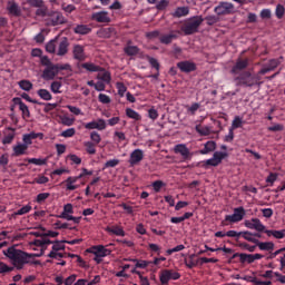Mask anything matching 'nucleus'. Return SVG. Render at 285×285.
I'll return each instance as SVG.
<instances>
[{"label":"nucleus","instance_id":"obj_41","mask_svg":"<svg viewBox=\"0 0 285 285\" xmlns=\"http://www.w3.org/2000/svg\"><path fill=\"white\" fill-rule=\"evenodd\" d=\"M195 130H196V132H198V135L200 137H208V136H210V128H208V127H203L202 128L200 126H196Z\"/></svg>","mask_w":285,"mask_h":285},{"label":"nucleus","instance_id":"obj_40","mask_svg":"<svg viewBox=\"0 0 285 285\" xmlns=\"http://www.w3.org/2000/svg\"><path fill=\"white\" fill-rule=\"evenodd\" d=\"M226 237L228 238H237V237H242L245 236V234H252L250 232H235V230H228L225 233Z\"/></svg>","mask_w":285,"mask_h":285},{"label":"nucleus","instance_id":"obj_8","mask_svg":"<svg viewBox=\"0 0 285 285\" xmlns=\"http://www.w3.org/2000/svg\"><path fill=\"white\" fill-rule=\"evenodd\" d=\"M65 23H67V19L58 11L51 12L49 19H47V26L49 27H58Z\"/></svg>","mask_w":285,"mask_h":285},{"label":"nucleus","instance_id":"obj_33","mask_svg":"<svg viewBox=\"0 0 285 285\" xmlns=\"http://www.w3.org/2000/svg\"><path fill=\"white\" fill-rule=\"evenodd\" d=\"M37 96L41 98L43 101H51L53 99V96H51V92L46 89H39L37 90Z\"/></svg>","mask_w":285,"mask_h":285},{"label":"nucleus","instance_id":"obj_47","mask_svg":"<svg viewBox=\"0 0 285 285\" xmlns=\"http://www.w3.org/2000/svg\"><path fill=\"white\" fill-rule=\"evenodd\" d=\"M60 88H62V82L60 81H53L51 82V92H53V95H60Z\"/></svg>","mask_w":285,"mask_h":285},{"label":"nucleus","instance_id":"obj_19","mask_svg":"<svg viewBox=\"0 0 285 285\" xmlns=\"http://www.w3.org/2000/svg\"><path fill=\"white\" fill-rule=\"evenodd\" d=\"M178 33H180V32L176 31V32H170L168 35H161L159 37V43H161L164 46L170 45L174 40L178 39Z\"/></svg>","mask_w":285,"mask_h":285},{"label":"nucleus","instance_id":"obj_5","mask_svg":"<svg viewBox=\"0 0 285 285\" xmlns=\"http://www.w3.org/2000/svg\"><path fill=\"white\" fill-rule=\"evenodd\" d=\"M245 218V208L244 207H236L233 209L232 215H226L224 217V222H228L230 224L240 223Z\"/></svg>","mask_w":285,"mask_h":285},{"label":"nucleus","instance_id":"obj_27","mask_svg":"<svg viewBox=\"0 0 285 285\" xmlns=\"http://www.w3.org/2000/svg\"><path fill=\"white\" fill-rule=\"evenodd\" d=\"M81 68L86 69V71L88 72H106V70H104V68L91 63V62H86L81 65Z\"/></svg>","mask_w":285,"mask_h":285},{"label":"nucleus","instance_id":"obj_30","mask_svg":"<svg viewBox=\"0 0 285 285\" xmlns=\"http://www.w3.org/2000/svg\"><path fill=\"white\" fill-rule=\"evenodd\" d=\"M257 233H264L267 235V237H274L275 239H284L285 234L283 232H277L273 229H264L263 232H257Z\"/></svg>","mask_w":285,"mask_h":285},{"label":"nucleus","instance_id":"obj_15","mask_svg":"<svg viewBox=\"0 0 285 285\" xmlns=\"http://www.w3.org/2000/svg\"><path fill=\"white\" fill-rule=\"evenodd\" d=\"M245 227L247 229L256 230V232H264L265 226L258 218H252V220H245Z\"/></svg>","mask_w":285,"mask_h":285},{"label":"nucleus","instance_id":"obj_34","mask_svg":"<svg viewBox=\"0 0 285 285\" xmlns=\"http://www.w3.org/2000/svg\"><path fill=\"white\" fill-rule=\"evenodd\" d=\"M238 128H243V118H240V116H236V118H233V121L230 122V128H228V130H236Z\"/></svg>","mask_w":285,"mask_h":285},{"label":"nucleus","instance_id":"obj_43","mask_svg":"<svg viewBox=\"0 0 285 285\" xmlns=\"http://www.w3.org/2000/svg\"><path fill=\"white\" fill-rule=\"evenodd\" d=\"M125 55H127L129 57H134V56L138 55V47H136V46L125 47Z\"/></svg>","mask_w":285,"mask_h":285},{"label":"nucleus","instance_id":"obj_52","mask_svg":"<svg viewBox=\"0 0 285 285\" xmlns=\"http://www.w3.org/2000/svg\"><path fill=\"white\" fill-rule=\"evenodd\" d=\"M28 164L35 165V166H45L46 159H39V158H28Z\"/></svg>","mask_w":285,"mask_h":285},{"label":"nucleus","instance_id":"obj_12","mask_svg":"<svg viewBox=\"0 0 285 285\" xmlns=\"http://www.w3.org/2000/svg\"><path fill=\"white\" fill-rule=\"evenodd\" d=\"M11 102L13 104V106H19V110H21L23 119L30 118V110L28 109V105H26L23 100H21V98L16 97L11 99Z\"/></svg>","mask_w":285,"mask_h":285},{"label":"nucleus","instance_id":"obj_49","mask_svg":"<svg viewBox=\"0 0 285 285\" xmlns=\"http://www.w3.org/2000/svg\"><path fill=\"white\" fill-rule=\"evenodd\" d=\"M90 142L99 145L101 142V136L97 131L90 132Z\"/></svg>","mask_w":285,"mask_h":285},{"label":"nucleus","instance_id":"obj_11","mask_svg":"<svg viewBox=\"0 0 285 285\" xmlns=\"http://www.w3.org/2000/svg\"><path fill=\"white\" fill-rule=\"evenodd\" d=\"M174 154L180 155L185 161L191 160V151H189V148H187L185 144L176 145V147H174Z\"/></svg>","mask_w":285,"mask_h":285},{"label":"nucleus","instance_id":"obj_3","mask_svg":"<svg viewBox=\"0 0 285 285\" xmlns=\"http://www.w3.org/2000/svg\"><path fill=\"white\" fill-rule=\"evenodd\" d=\"M233 76V81H235L238 87L253 88L258 85V79L249 71H243L242 73Z\"/></svg>","mask_w":285,"mask_h":285},{"label":"nucleus","instance_id":"obj_1","mask_svg":"<svg viewBox=\"0 0 285 285\" xmlns=\"http://www.w3.org/2000/svg\"><path fill=\"white\" fill-rule=\"evenodd\" d=\"M4 257L9 259L12 267L7 266V264L0 262V273L9 274L16 271H23L27 265H39V261H32L33 258L41 257V254H28V252L17 249V247H9L2 252Z\"/></svg>","mask_w":285,"mask_h":285},{"label":"nucleus","instance_id":"obj_24","mask_svg":"<svg viewBox=\"0 0 285 285\" xmlns=\"http://www.w3.org/2000/svg\"><path fill=\"white\" fill-rule=\"evenodd\" d=\"M216 148H217V144L215 141L210 140V141L205 142V145H203V149H200L198 151V154L208 155L210 153H214Z\"/></svg>","mask_w":285,"mask_h":285},{"label":"nucleus","instance_id":"obj_31","mask_svg":"<svg viewBox=\"0 0 285 285\" xmlns=\"http://www.w3.org/2000/svg\"><path fill=\"white\" fill-rule=\"evenodd\" d=\"M171 16H174V18H176V19H180V18H184V17H187V16H189V8H187V7H178L176 9V11H174V13H171Z\"/></svg>","mask_w":285,"mask_h":285},{"label":"nucleus","instance_id":"obj_38","mask_svg":"<svg viewBox=\"0 0 285 285\" xmlns=\"http://www.w3.org/2000/svg\"><path fill=\"white\" fill-rule=\"evenodd\" d=\"M125 114L127 118L132 119L134 121H140V115H138V112H136L134 109L127 108Z\"/></svg>","mask_w":285,"mask_h":285},{"label":"nucleus","instance_id":"obj_17","mask_svg":"<svg viewBox=\"0 0 285 285\" xmlns=\"http://www.w3.org/2000/svg\"><path fill=\"white\" fill-rule=\"evenodd\" d=\"M60 71L61 70L56 68H45L43 71L41 72V79L46 81H52L53 79H56V77L58 76V72Z\"/></svg>","mask_w":285,"mask_h":285},{"label":"nucleus","instance_id":"obj_22","mask_svg":"<svg viewBox=\"0 0 285 285\" xmlns=\"http://www.w3.org/2000/svg\"><path fill=\"white\" fill-rule=\"evenodd\" d=\"M252 244H254L258 250L263 252H273V249H275L273 242H253Z\"/></svg>","mask_w":285,"mask_h":285},{"label":"nucleus","instance_id":"obj_4","mask_svg":"<svg viewBox=\"0 0 285 285\" xmlns=\"http://www.w3.org/2000/svg\"><path fill=\"white\" fill-rule=\"evenodd\" d=\"M214 11L218 17L230 16L235 13V7L230 2L222 1L215 7Z\"/></svg>","mask_w":285,"mask_h":285},{"label":"nucleus","instance_id":"obj_61","mask_svg":"<svg viewBox=\"0 0 285 285\" xmlns=\"http://www.w3.org/2000/svg\"><path fill=\"white\" fill-rule=\"evenodd\" d=\"M51 249H52L51 252L65 250V244H62V242H60V240H56V244H53Z\"/></svg>","mask_w":285,"mask_h":285},{"label":"nucleus","instance_id":"obj_48","mask_svg":"<svg viewBox=\"0 0 285 285\" xmlns=\"http://www.w3.org/2000/svg\"><path fill=\"white\" fill-rule=\"evenodd\" d=\"M30 210H32V207L27 205V206L21 207V209L13 212V215H16V216L27 215L28 213H30Z\"/></svg>","mask_w":285,"mask_h":285},{"label":"nucleus","instance_id":"obj_50","mask_svg":"<svg viewBox=\"0 0 285 285\" xmlns=\"http://www.w3.org/2000/svg\"><path fill=\"white\" fill-rule=\"evenodd\" d=\"M131 262L136 263L135 264V268H140V269L147 268L148 265L150 264L147 261H138V259H131Z\"/></svg>","mask_w":285,"mask_h":285},{"label":"nucleus","instance_id":"obj_28","mask_svg":"<svg viewBox=\"0 0 285 285\" xmlns=\"http://www.w3.org/2000/svg\"><path fill=\"white\" fill-rule=\"evenodd\" d=\"M69 47V42L67 40V38H62V40H60V42H58V52L57 56H65L67 55V48Z\"/></svg>","mask_w":285,"mask_h":285},{"label":"nucleus","instance_id":"obj_35","mask_svg":"<svg viewBox=\"0 0 285 285\" xmlns=\"http://www.w3.org/2000/svg\"><path fill=\"white\" fill-rule=\"evenodd\" d=\"M283 59H284L283 57H279L277 59H271L269 61H267V65H265L264 68L276 69L282 63Z\"/></svg>","mask_w":285,"mask_h":285},{"label":"nucleus","instance_id":"obj_53","mask_svg":"<svg viewBox=\"0 0 285 285\" xmlns=\"http://www.w3.org/2000/svg\"><path fill=\"white\" fill-rule=\"evenodd\" d=\"M60 122L62 124V126H73V118L68 117V116H62V118H60Z\"/></svg>","mask_w":285,"mask_h":285},{"label":"nucleus","instance_id":"obj_20","mask_svg":"<svg viewBox=\"0 0 285 285\" xmlns=\"http://www.w3.org/2000/svg\"><path fill=\"white\" fill-rule=\"evenodd\" d=\"M91 19H92V21H97L98 23L110 22V18L108 17V12H106V11H99V12L92 13Z\"/></svg>","mask_w":285,"mask_h":285},{"label":"nucleus","instance_id":"obj_32","mask_svg":"<svg viewBox=\"0 0 285 285\" xmlns=\"http://www.w3.org/2000/svg\"><path fill=\"white\" fill-rule=\"evenodd\" d=\"M32 7L38 8L37 11H35V16L40 18L50 16V13H48V8L43 3H41L40 6H32Z\"/></svg>","mask_w":285,"mask_h":285},{"label":"nucleus","instance_id":"obj_63","mask_svg":"<svg viewBox=\"0 0 285 285\" xmlns=\"http://www.w3.org/2000/svg\"><path fill=\"white\" fill-rule=\"evenodd\" d=\"M98 100H99V102L102 104V105H108V104H110V98H109L108 96H106L105 94H99Z\"/></svg>","mask_w":285,"mask_h":285},{"label":"nucleus","instance_id":"obj_18","mask_svg":"<svg viewBox=\"0 0 285 285\" xmlns=\"http://www.w3.org/2000/svg\"><path fill=\"white\" fill-rule=\"evenodd\" d=\"M7 12H9V16L19 18L21 17V8L17 2L9 1L7 2Z\"/></svg>","mask_w":285,"mask_h":285},{"label":"nucleus","instance_id":"obj_46","mask_svg":"<svg viewBox=\"0 0 285 285\" xmlns=\"http://www.w3.org/2000/svg\"><path fill=\"white\" fill-rule=\"evenodd\" d=\"M97 144L90 142V141H86L83 144V146L86 147V153H88V155H95L97 153V150L95 149V146Z\"/></svg>","mask_w":285,"mask_h":285},{"label":"nucleus","instance_id":"obj_37","mask_svg":"<svg viewBox=\"0 0 285 285\" xmlns=\"http://www.w3.org/2000/svg\"><path fill=\"white\" fill-rule=\"evenodd\" d=\"M36 105L43 106V112H51L58 108V104H51V102H38Z\"/></svg>","mask_w":285,"mask_h":285},{"label":"nucleus","instance_id":"obj_55","mask_svg":"<svg viewBox=\"0 0 285 285\" xmlns=\"http://www.w3.org/2000/svg\"><path fill=\"white\" fill-rule=\"evenodd\" d=\"M58 43V40H51L49 43H47V52L49 53H56V46Z\"/></svg>","mask_w":285,"mask_h":285},{"label":"nucleus","instance_id":"obj_10","mask_svg":"<svg viewBox=\"0 0 285 285\" xmlns=\"http://www.w3.org/2000/svg\"><path fill=\"white\" fill-rule=\"evenodd\" d=\"M88 253L95 255L97 258H104L110 255V249L106 248L104 245H97L88 248Z\"/></svg>","mask_w":285,"mask_h":285},{"label":"nucleus","instance_id":"obj_45","mask_svg":"<svg viewBox=\"0 0 285 285\" xmlns=\"http://www.w3.org/2000/svg\"><path fill=\"white\" fill-rule=\"evenodd\" d=\"M203 21H205V24L215 26L219 21V18L217 16H208L203 18Z\"/></svg>","mask_w":285,"mask_h":285},{"label":"nucleus","instance_id":"obj_56","mask_svg":"<svg viewBox=\"0 0 285 285\" xmlns=\"http://www.w3.org/2000/svg\"><path fill=\"white\" fill-rule=\"evenodd\" d=\"M116 89H118V96L125 97V92H127V87H125V83L122 82L116 83Z\"/></svg>","mask_w":285,"mask_h":285},{"label":"nucleus","instance_id":"obj_51","mask_svg":"<svg viewBox=\"0 0 285 285\" xmlns=\"http://www.w3.org/2000/svg\"><path fill=\"white\" fill-rule=\"evenodd\" d=\"M284 13H285L284 6L283 4H277V7L275 8V17L277 19H283Z\"/></svg>","mask_w":285,"mask_h":285},{"label":"nucleus","instance_id":"obj_21","mask_svg":"<svg viewBox=\"0 0 285 285\" xmlns=\"http://www.w3.org/2000/svg\"><path fill=\"white\" fill-rule=\"evenodd\" d=\"M73 60L76 61H86V53L83 52V47L80 45L73 46Z\"/></svg>","mask_w":285,"mask_h":285},{"label":"nucleus","instance_id":"obj_42","mask_svg":"<svg viewBox=\"0 0 285 285\" xmlns=\"http://www.w3.org/2000/svg\"><path fill=\"white\" fill-rule=\"evenodd\" d=\"M19 88L26 92H29L32 90V82H30V80H21L19 81Z\"/></svg>","mask_w":285,"mask_h":285},{"label":"nucleus","instance_id":"obj_9","mask_svg":"<svg viewBox=\"0 0 285 285\" xmlns=\"http://www.w3.org/2000/svg\"><path fill=\"white\" fill-rule=\"evenodd\" d=\"M226 157H228V154L222 153V151H215L213 154V158L205 160V167H217L219 164H222V160H224Z\"/></svg>","mask_w":285,"mask_h":285},{"label":"nucleus","instance_id":"obj_60","mask_svg":"<svg viewBox=\"0 0 285 285\" xmlns=\"http://www.w3.org/2000/svg\"><path fill=\"white\" fill-rule=\"evenodd\" d=\"M75 134H76V130L73 128H69V129L62 131V134H60V137L71 138V137H73Z\"/></svg>","mask_w":285,"mask_h":285},{"label":"nucleus","instance_id":"obj_16","mask_svg":"<svg viewBox=\"0 0 285 285\" xmlns=\"http://www.w3.org/2000/svg\"><path fill=\"white\" fill-rule=\"evenodd\" d=\"M177 67L183 73H190L196 71V63L188 60L178 62Z\"/></svg>","mask_w":285,"mask_h":285},{"label":"nucleus","instance_id":"obj_54","mask_svg":"<svg viewBox=\"0 0 285 285\" xmlns=\"http://www.w3.org/2000/svg\"><path fill=\"white\" fill-rule=\"evenodd\" d=\"M184 249H185V245H178L174 248L166 249V256H170V255H173V253L183 252Z\"/></svg>","mask_w":285,"mask_h":285},{"label":"nucleus","instance_id":"obj_25","mask_svg":"<svg viewBox=\"0 0 285 285\" xmlns=\"http://www.w3.org/2000/svg\"><path fill=\"white\" fill-rule=\"evenodd\" d=\"M105 232L110 235L125 237V230L120 226H106Z\"/></svg>","mask_w":285,"mask_h":285},{"label":"nucleus","instance_id":"obj_36","mask_svg":"<svg viewBox=\"0 0 285 285\" xmlns=\"http://www.w3.org/2000/svg\"><path fill=\"white\" fill-rule=\"evenodd\" d=\"M237 257H244V258H253V259H263V255L262 254H233V259L237 258Z\"/></svg>","mask_w":285,"mask_h":285},{"label":"nucleus","instance_id":"obj_23","mask_svg":"<svg viewBox=\"0 0 285 285\" xmlns=\"http://www.w3.org/2000/svg\"><path fill=\"white\" fill-rule=\"evenodd\" d=\"M11 149L13 151L11 153V157H21V156H24L26 153L28 151V145L18 144L13 146Z\"/></svg>","mask_w":285,"mask_h":285},{"label":"nucleus","instance_id":"obj_2","mask_svg":"<svg viewBox=\"0 0 285 285\" xmlns=\"http://www.w3.org/2000/svg\"><path fill=\"white\" fill-rule=\"evenodd\" d=\"M203 23V17L194 16L183 22L180 27V32L186 37L193 36L198 32V28Z\"/></svg>","mask_w":285,"mask_h":285},{"label":"nucleus","instance_id":"obj_57","mask_svg":"<svg viewBox=\"0 0 285 285\" xmlns=\"http://www.w3.org/2000/svg\"><path fill=\"white\" fill-rule=\"evenodd\" d=\"M50 196H51V194H48V193L37 194L36 202H37V204H41V203L46 202V199H48V197H50Z\"/></svg>","mask_w":285,"mask_h":285},{"label":"nucleus","instance_id":"obj_59","mask_svg":"<svg viewBox=\"0 0 285 285\" xmlns=\"http://www.w3.org/2000/svg\"><path fill=\"white\" fill-rule=\"evenodd\" d=\"M47 68L49 69H56V70H69L70 66L65 63V65H51V66H47Z\"/></svg>","mask_w":285,"mask_h":285},{"label":"nucleus","instance_id":"obj_26","mask_svg":"<svg viewBox=\"0 0 285 285\" xmlns=\"http://www.w3.org/2000/svg\"><path fill=\"white\" fill-rule=\"evenodd\" d=\"M92 31V29L90 27H88V24H76V27H73V33L75 35H90V32Z\"/></svg>","mask_w":285,"mask_h":285},{"label":"nucleus","instance_id":"obj_6","mask_svg":"<svg viewBox=\"0 0 285 285\" xmlns=\"http://www.w3.org/2000/svg\"><path fill=\"white\" fill-rule=\"evenodd\" d=\"M180 279V273L175 272L173 269H164L159 275V282L161 285L168 284L169 281H178Z\"/></svg>","mask_w":285,"mask_h":285},{"label":"nucleus","instance_id":"obj_29","mask_svg":"<svg viewBox=\"0 0 285 285\" xmlns=\"http://www.w3.org/2000/svg\"><path fill=\"white\" fill-rule=\"evenodd\" d=\"M80 179H83V178H79V176L67 178L65 180V183L67 184V190L73 191V190L78 189L79 186H76L73 184H76V181H79Z\"/></svg>","mask_w":285,"mask_h":285},{"label":"nucleus","instance_id":"obj_62","mask_svg":"<svg viewBox=\"0 0 285 285\" xmlns=\"http://www.w3.org/2000/svg\"><path fill=\"white\" fill-rule=\"evenodd\" d=\"M23 138H29V139H43V134H35L33 131L30 134L23 135Z\"/></svg>","mask_w":285,"mask_h":285},{"label":"nucleus","instance_id":"obj_64","mask_svg":"<svg viewBox=\"0 0 285 285\" xmlns=\"http://www.w3.org/2000/svg\"><path fill=\"white\" fill-rule=\"evenodd\" d=\"M148 63H150V67H153L155 70L159 71V62L156 58L148 57Z\"/></svg>","mask_w":285,"mask_h":285},{"label":"nucleus","instance_id":"obj_39","mask_svg":"<svg viewBox=\"0 0 285 285\" xmlns=\"http://www.w3.org/2000/svg\"><path fill=\"white\" fill-rule=\"evenodd\" d=\"M97 79H99V81L108 85V83H110V73L108 71H101V72L97 73Z\"/></svg>","mask_w":285,"mask_h":285},{"label":"nucleus","instance_id":"obj_58","mask_svg":"<svg viewBox=\"0 0 285 285\" xmlns=\"http://www.w3.org/2000/svg\"><path fill=\"white\" fill-rule=\"evenodd\" d=\"M238 246L249 253H254V250H256V246L255 245H249L247 243H240L238 244Z\"/></svg>","mask_w":285,"mask_h":285},{"label":"nucleus","instance_id":"obj_44","mask_svg":"<svg viewBox=\"0 0 285 285\" xmlns=\"http://www.w3.org/2000/svg\"><path fill=\"white\" fill-rule=\"evenodd\" d=\"M110 35H114V28L108 27V28H102L101 30H99V36L101 38L108 39V38H110Z\"/></svg>","mask_w":285,"mask_h":285},{"label":"nucleus","instance_id":"obj_13","mask_svg":"<svg viewBox=\"0 0 285 285\" xmlns=\"http://www.w3.org/2000/svg\"><path fill=\"white\" fill-rule=\"evenodd\" d=\"M83 128H86L87 130H99L102 131L106 129V121L104 119H97V121H90V122H86L83 125Z\"/></svg>","mask_w":285,"mask_h":285},{"label":"nucleus","instance_id":"obj_14","mask_svg":"<svg viewBox=\"0 0 285 285\" xmlns=\"http://www.w3.org/2000/svg\"><path fill=\"white\" fill-rule=\"evenodd\" d=\"M141 160H144V150L134 149L131 154H129V166L134 167L138 165Z\"/></svg>","mask_w":285,"mask_h":285},{"label":"nucleus","instance_id":"obj_7","mask_svg":"<svg viewBox=\"0 0 285 285\" xmlns=\"http://www.w3.org/2000/svg\"><path fill=\"white\" fill-rule=\"evenodd\" d=\"M248 66H249V60L247 58L245 59L238 58L236 59V65H233V67H230V75L233 76L242 75L243 72H245L244 70H246Z\"/></svg>","mask_w":285,"mask_h":285}]
</instances>
